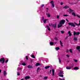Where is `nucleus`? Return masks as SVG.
Wrapping results in <instances>:
<instances>
[{"label": "nucleus", "instance_id": "1", "mask_svg": "<svg viewBox=\"0 0 80 80\" xmlns=\"http://www.w3.org/2000/svg\"><path fill=\"white\" fill-rule=\"evenodd\" d=\"M65 22V20L64 19H62L61 20L60 22H59V23L60 25H63Z\"/></svg>", "mask_w": 80, "mask_h": 80}, {"label": "nucleus", "instance_id": "2", "mask_svg": "<svg viewBox=\"0 0 80 80\" xmlns=\"http://www.w3.org/2000/svg\"><path fill=\"white\" fill-rule=\"evenodd\" d=\"M68 24L69 25V26H71L73 27H75V25L74 23L73 22H69Z\"/></svg>", "mask_w": 80, "mask_h": 80}, {"label": "nucleus", "instance_id": "3", "mask_svg": "<svg viewBox=\"0 0 80 80\" xmlns=\"http://www.w3.org/2000/svg\"><path fill=\"white\" fill-rule=\"evenodd\" d=\"M80 33V32H76L75 31H74L73 35L74 37H75L76 35H79Z\"/></svg>", "mask_w": 80, "mask_h": 80}, {"label": "nucleus", "instance_id": "4", "mask_svg": "<svg viewBox=\"0 0 80 80\" xmlns=\"http://www.w3.org/2000/svg\"><path fill=\"white\" fill-rule=\"evenodd\" d=\"M2 64H3V63H4L5 62V59H4V58H2L0 59V62H2Z\"/></svg>", "mask_w": 80, "mask_h": 80}, {"label": "nucleus", "instance_id": "5", "mask_svg": "<svg viewBox=\"0 0 80 80\" xmlns=\"http://www.w3.org/2000/svg\"><path fill=\"white\" fill-rule=\"evenodd\" d=\"M50 3L51 4L53 8L55 7V5H54V3H53V1H51L50 2Z\"/></svg>", "mask_w": 80, "mask_h": 80}, {"label": "nucleus", "instance_id": "6", "mask_svg": "<svg viewBox=\"0 0 80 80\" xmlns=\"http://www.w3.org/2000/svg\"><path fill=\"white\" fill-rule=\"evenodd\" d=\"M52 76H54L55 75V70L54 69H52Z\"/></svg>", "mask_w": 80, "mask_h": 80}, {"label": "nucleus", "instance_id": "7", "mask_svg": "<svg viewBox=\"0 0 80 80\" xmlns=\"http://www.w3.org/2000/svg\"><path fill=\"white\" fill-rule=\"evenodd\" d=\"M77 50H78V52H80V46H77L76 48Z\"/></svg>", "mask_w": 80, "mask_h": 80}, {"label": "nucleus", "instance_id": "8", "mask_svg": "<svg viewBox=\"0 0 80 80\" xmlns=\"http://www.w3.org/2000/svg\"><path fill=\"white\" fill-rule=\"evenodd\" d=\"M27 67L28 68H33V66L31 65H28L27 66Z\"/></svg>", "mask_w": 80, "mask_h": 80}, {"label": "nucleus", "instance_id": "9", "mask_svg": "<svg viewBox=\"0 0 80 80\" xmlns=\"http://www.w3.org/2000/svg\"><path fill=\"white\" fill-rule=\"evenodd\" d=\"M30 76H26L25 78V80H28V79H30Z\"/></svg>", "mask_w": 80, "mask_h": 80}, {"label": "nucleus", "instance_id": "10", "mask_svg": "<svg viewBox=\"0 0 80 80\" xmlns=\"http://www.w3.org/2000/svg\"><path fill=\"white\" fill-rule=\"evenodd\" d=\"M62 24H60V23H59L58 24V28H60L62 27Z\"/></svg>", "mask_w": 80, "mask_h": 80}, {"label": "nucleus", "instance_id": "11", "mask_svg": "<svg viewBox=\"0 0 80 80\" xmlns=\"http://www.w3.org/2000/svg\"><path fill=\"white\" fill-rule=\"evenodd\" d=\"M70 8V7H69L68 6H67V5L65 6H64L63 7V8H64V9H66L67 8Z\"/></svg>", "mask_w": 80, "mask_h": 80}, {"label": "nucleus", "instance_id": "12", "mask_svg": "<svg viewBox=\"0 0 80 80\" xmlns=\"http://www.w3.org/2000/svg\"><path fill=\"white\" fill-rule=\"evenodd\" d=\"M46 27H47V29L48 30H49V31H50L51 30V29H50V27H49V26L47 25Z\"/></svg>", "mask_w": 80, "mask_h": 80}, {"label": "nucleus", "instance_id": "13", "mask_svg": "<svg viewBox=\"0 0 80 80\" xmlns=\"http://www.w3.org/2000/svg\"><path fill=\"white\" fill-rule=\"evenodd\" d=\"M51 25L52 27H54V28H56V27H57L56 26V24H51Z\"/></svg>", "mask_w": 80, "mask_h": 80}, {"label": "nucleus", "instance_id": "14", "mask_svg": "<svg viewBox=\"0 0 80 80\" xmlns=\"http://www.w3.org/2000/svg\"><path fill=\"white\" fill-rule=\"evenodd\" d=\"M79 23L78 24L76 23L75 22H74V24H75V25H76L77 26H79V25H80V20H79Z\"/></svg>", "mask_w": 80, "mask_h": 80}, {"label": "nucleus", "instance_id": "15", "mask_svg": "<svg viewBox=\"0 0 80 80\" xmlns=\"http://www.w3.org/2000/svg\"><path fill=\"white\" fill-rule=\"evenodd\" d=\"M50 67V66H47L44 67V68H45V69H48V68H49Z\"/></svg>", "mask_w": 80, "mask_h": 80}, {"label": "nucleus", "instance_id": "16", "mask_svg": "<svg viewBox=\"0 0 80 80\" xmlns=\"http://www.w3.org/2000/svg\"><path fill=\"white\" fill-rule=\"evenodd\" d=\"M3 74L4 76H5L6 75H7V72H6V71H4V72H3Z\"/></svg>", "mask_w": 80, "mask_h": 80}, {"label": "nucleus", "instance_id": "17", "mask_svg": "<svg viewBox=\"0 0 80 80\" xmlns=\"http://www.w3.org/2000/svg\"><path fill=\"white\" fill-rule=\"evenodd\" d=\"M68 34H69V36H72V33L70 32V31H69L68 32Z\"/></svg>", "mask_w": 80, "mask_h": 80}, {"label": "nucleus", "instance_id": "18", "mask_svg": "<svg viewBox=\"0 0 80 80\" xmlns=\"http://www.w3.org/2000/svg\"><path fill=\"white\" fill-rule=\"evenodd\" d=\"M79 68H78V67H76L73 68V70H78Z\"/></svg>", "mask_w": 80, "mask_h": 80}, {"label": "nucleus", "instance_id": "19", "mask_svg": "<svg viewBox=\"0 0 80 80\" xmlns=\"http://www.w3.org/2000/svg\"><path fill=\"white\" fill-rule=\"evenodd\" d=\"M50 44L51 46L53 45V42H51L50 43Z\"/></svg>", "mask_w": 80, "mask_h": 80}, {"label": "nucleus", "instance_id": "20", "mask_svg": "<svg viewBox=\"0 0 80 80\" xmlns=\"http://www.w3.org/2000/svg\"><path fill=\"white\" fill-rule=\"evenodd\" d=\"M40 65V64L39 62L37 63L36 64V66H39Z\"/></svg>", "mask_w": 80, "mask_h": 80}, {"label": "nucleus", "instance_id": "21", "mask_svg": "<svg viewBox=\"0 0 80 80\" xmlns=\"http://www.w3.org/2000/svg\"><path fill=\"white\" fill-rule=\"evenodd\" d=\"M72 15H73L74 17H76V14H75V13L74 12H72Z\"/></svg>", "mask_w": 80, "mask_h": 80}, {"label": "nucleus", "instance_id": "22", "mask_svg": "<svg viewBox=\"0 0 80 80\" xmlns=\"http://www.w3.org/2000/svg\"><path fill=\"white\" fill-rule=\"evenodd\" d=\"M55 49L56 50H60V48L57 47L55 48Z\"/></svg>", "mask_w": 80, "mask_h": 80}, {"label": "nucleus", "instance_id": "23", "mask_svg": "<svg viewBox=\"0 0 80 80\" xmlns=\"http://www.w3.org/2000/svg\"><path fill=\"white\" fill-rule=\"evenodd\" d=\"M60 45L61 46V47H62L63 46V43H62V41H60Z\"/></svg>", "mask_w": 80, "mask_h": 80}, {"label": "nucleus", "instance_id": "24", "mask_svg": "<svg viewBox=\"0 0 80 80\" xmlns=\"http://www.w3.org/2000/svg\"><path fill=\"white\" fill-rule=\"evenodd\" d=\"M21 64L22 65H23V66H25L27 65V64L26 63H22Z\"/></svg>", "mask_w": 80, "mask_h": 80}, {"label": "nucleus", "instance_id": "25", "mask_svg": "<svg viewBox=\"0 0 80 80\" xmlns=\"http://www.w3.org/2000/svg\"><path fill=\"white\" fill-rule=\"evenodd\" d=\"M58 76L60 77H63V74L59 75Z\"/></svg>", "mask_w": 80, "mask_h": 80}, {"label": "nucleus", "instance_id": "26", "mask_svg": "<svg viewBox=\"0 0 80 80\" xmlns=\"http://www.w3.org/2000/svg\"><path fill=\"white\" fill-rule=\"evenodd\" d=\"M66 69L68 70H70V69H71V67H67L66 68Z\"/></svg>", "mask_w": 80, "mask_h": 80}, {"label": "nucleus", "instance_id": "27", "mask_svg": "<svg viewBox=\"0 0 80 80\" xmlns=\"http://www.w3.org/2000/svg\"><path fill=\"white\" fill-rule=\"evenodd\" d=\"M69 11H70V12H73V10H72V9L70 8H69Z\"/></svg>", "mask_w": 80, "mask_h": 80}, {"label": "nucleus", "instance_id": "28", "mask_svg": "<svg viewBox=\"0 0 80 80\" xmlns=\"http://www.w3.org/2000/svg\"><path fill=\"white\" fill-rule=\"evenodd\" d=\"M73 40H75V41H76V40H77V38L75 37H74Z\"/></svg>", "mask_w": 80, "mask_h": 80}, {"label": "nucleus", "instance_id": "29", "mask_svg": "<svg viewBox=\"0 0 80 80\" xmlns=\"http://www.w3.org/2000/svg\"><path fill=\"white\" fill-rule=\"evenodd\" d=\"M31 57H32V58H35V56H34V55L33 54H32V55Z\"/></svg>", "mask_w": 80, "mask_h": 80}, {"label": "nucleus", "instance_id": "30", "mask_svg": "<svg viewBox=\"0 0 80 80\" xmlns=\"http://www.w3.org/2000/svg\"><path fill=\"white\" fill-rule=\"evenodd\" d=\"M46 15H48V17H50V13L47 14Z\"/></svg>", "mask_w": 80, "mask_h": 80}, {"label": "nucleus", "instance_id": "31", "mask_svg": "<svg viewBox=\"0 0 80 80\" xmlns=\"http://www.w3.org/2000/svg\"><path fill=\"white\" fill-rule=\"evenodd\" d=\"M47 78H48V77H44L43 79L44 80H47Z\"/></svg>", "mask_w": 80, "mask_h": 80}, {"label": "nucleus", "instance_id": "32", "mask_svg": "<svg viewBox=\"0 0 80 80\" xmlns=\"http://www.w3.org/2000/svg\"><path fill=\"white\" fill-rule=\"evenodd\" d=\"M60 32L62 33L63 34V33H64V32H65V31H61Z\"/></svg>", "mask_w": 80, "mask_h": 80}, {"label": "nucleus", "instance_id": "33", "mask_svg": "<svg viewBox=\"0 0 80 80\" xmlns=\"http://www.w3.org/2000/svg\"><path fill=\"white\" fill-rule=\"evenodd\" d=\"M43 22L44 23H46V22H47V19H44L43 21Z\"/></svg>", "mask_w": 80, "mask_h": 80}, {"label": "nucleus", "instance_id": "34", "mask_svg": "<svg viewBox=\"0 0 80 80\" xmlns=\"http://www.w3.org/2000/svg\"><path fill=\"white\" fill-rule=\"evenodd\" d=\"M74 61L75 62H78V61L75 59H74Z\"/></svg>", "mask_w": 80, "mask_h": 80}, {"label": "nucleus", "instance_id": "35", "mask_svg": "<svg viewBox=\"0 0 80 80\" xmlns=\"http://www.w3.org/2000/svg\"><path fill=\"white\" fill-rule=\"evenodd\" d=\"M63 16H64V17H67V16H68V15L63 14Z\"/></svg>", "mask_w": 80, "mask_h": 80}, {"label": "nucleus", "instance_id": "36", "mask_svg": "<svg viewBox=\"0 0 80 80\" xmlns=\"http://www.w3.org/2000/svg\"><path fill=\"white\" fill-rule=\"evenodd\" d=\"M26 58L27 60H28V56H26Z\"/></svg>", "mask_w": 80, "mask_h": 80}, {"label": "nucleus", "instance_id": "37", "mask_svg": "<svg viewBox=\"0 0 80 80\" xmlns=\"http://www.w3.org/2000/svg\"><path fill=\"white\" fill-rule=\"evenodd\" d=\"M17 75H18V76L20 75V72H17Z\"/></svg>", "mask_w": 80, "mask_h": 80}, {"label": "nucleus", "instance_id": "38", "mask_svg": "<svg viewBox=\"0 0 80 80\" xmlns=\"http://www.w3.org/2000/svg\"><path fill=\"white\" fill-rule=\"evenodd\" d=\"M59 74H62V72L61 71L59 73Z\"/></svg>", "mask_w": 80, "mask_h": 80}, {"label": "nucleus", "instance_id": "39", "mask_svg": "<svg viewBox=\"0 0 80 80\" xmlns=\"http://www.w3.org/2000/svg\"><path fill=\"white\" fill-rule=\"evenodd\" d=\"M72 49H70V50H69V52H71V53H72Z\"/></svg>", "mask_w": 80, "mask_h": 80}, {"label": "nucleus", "instance_id": "40", "mask_svg": "<svg viewBox=\"0 0 80 80\" xmlns=\"http://www.w3.org/2000/svg\"><path fill=\"white\" fill-rule=\"evenodd\" d=\"M8 59L6 60V61H5V63H7L8 62Z\"/></svg>", "mask_w": 80, "mask_h": 80}, {"label": "nucleus", "instance_id": "41", "mask_svg": "<svg viewBox=\"0 0 80 80\" xmlns=\"http://www.w3.org/2000/svg\"><path fill=\"white\" fill-rule=\"evenodd\" d=\"M54 39H55V40H58V38H57V37H55V38H54Z\"/></svg>", "mask_w": 80, "mask_h": 80}, {"label": "nucleus", "instance_id": "42", "mask_svg": "<svg viewBox=\"0 0 80 80\" xmlns=\"http://www.w3.org/2000/svg\"><path fill=\"white\" fill-rule=\"evenodd\" d=\"M59 62H61V59H60V58H59Z\"/></svg>", "mask_w": 80, "mask_h": 80}, {"label": "nucleus", "instance_id": "43", "mask_svg": "<svg viewBox=\"0 0 80 80\" xmlns=\"http://www.w3.org/2000/svg\"><path fill=\"white\" fill-rule=\"evenodd\" d=\"M77 2H76L75 3H69V4H77Z\"/></svg>", "mask_w": 80, "mask_h": 80}, {"label": "nucleus", "instance_id": "44", "mask_svg": "<svg viewBox=\"0 0 80 80\" xmlns=\"http://www.w3.org/2000/svg\"><path fill=\"white\" fill-rule=\"evenodd\" d=\"M66 57H68V58H69V57H70V56L68 54L66 55Z\"/></svg>", "mask_w": 80, "mask_h": 80}, {"label": "nucleus", "instance_id": "45", "mask_svg": "<svg viewBox=\"0 0 80 80\" xmlns=\"http://www.w3.org/2000/svg\"><path fill=\"white\" fill-rule=\"evenodd\" d=\"M39 69H40V68L39 67H38L37 68V72H38V70H39Z\"/></svg>", "mask_w": 80, "mask_h": 80}, {"label": "nucleus", "instance_id": "46", "mask_svg": "<svg viewBox=\"0 0 80 80\" xmlns=\"http://www.w3.org/2000/svg\"><path fill=\"white\" fill-rule=\"evenodd\" d=\"M66 20L67 22H69V21H68V20L67 19H66Z\"/></svg>", "mask_w": 80, "mask_h": 80}, {"label": "nucleus", "instance_id": "47", "mask_svg": "<svg viewBox=\"0 0 80 80\" xmlns=\"http://www.w3.org/2000/svg\"><path fill=\"white\" fill-rule=\"evenodd\" d=\"M59 80H65V79H61V78H59Z\"/></svg>", "mask_w": 80, "mask_h": 80}, {"label": "nucleus", "instance_id": "48", "mask_svg": "<svg viewBox=\"0 0 80 80\" xmlns=\"http://www.w3.org/2000/svg\"><path fill=\"white\" fill-rule=\"evenodd\" d=\"M66 52L67 53H68V49H67L66 50Z\"/></svg>", "mask_w": 80, "mask_h": 80}, {"label": "nucleus", "instance_id": "49", "mask_svg": "<svg viewBox=\"0 0 80 80\" xmlns=\"http://www.w3.org/2000/svg\"><path fill=\"white\" fill-rule=\"evenodd\" d=\"M77 15L78 17V18H80V16H78V14H77Z\"/></svg>", "mask_w": 80, "mask_h": 80}, {"label": "nucleus", "instance_id": "50", "mask_svg": "<svg viewBox=\"0 0 80 80\" xmlns=\"http://www.w3.org/2000/svg\"><path fill=\"white\" fill-rule=\"evenodd\" d=\"M42 20H44V17L43 16L42 17Z\"/></svg>", "mask_w": 80, "mask_h": 80}, {"label": "nucleus", "instance_id": "51", "mask_svg": "<svg viewBox=\"0 0 80 80\" xmlns=\"http://www.w3.org/2000/svg\"><path fill=\"white\" fill-rule=\"evenodd\" d=\"M57 18H59V16H58V15L57 16Z\"/></svg>", "mask_w": 80, "mask_h": 80}, {"label": "nucleus", "instance_id": "52", "mask_svg": "<svg viewBox=\"0 0 80 80\" xmlns=\"http://www.w3.org/2000/svg\"><path fill=\"white\" fill-rule=\"evenodd\" d=\"M51 72H52V70H50L49 72V73H50V74H51Z\"/></svg>", "mask_w": 80, "mask_h": 80}, {"label": "nucleus", "instance_id": "53", "mask_svg": "<svg viewBox=\"0 0 80 80\" xmlns=\"http://www.w3.org/2000/svg\"><path fill=\"white\" fill-rule=\"evenodd\" d=\"M61 5H63V2H61Z\"/></svg>", "mask_w": 80, "mask_h": 80}, {"label": "nucleus", "instance_id": "54", "mask_svg": "<svg viewBox=\"0 0 80 80\" xmlns=\"http://www.w3.org/2000/svg\"><path fill=\"white\" fill-rule=\"evenodd\" d=\"M44 6V4H42V5L41 6V7H43Z\"/></svg>", "mask_w": 80, "mask_h": 80}, {"label": "nucleus", "instance_id": "55", "mask_svg": "<svg viewBox=\"0 0 80 80\" xmlns=\"http://www.w3.org/2000/svg\"><path fill=\"white\" fill-rule=\"evenodd\" d=\"M0 73H2V70L0 69Z\"/></svg>", "mask_w": 80, "mask_h": 80}, {"label": "nucleus", "instance_id": "56", "mask_svg": "<svg viewBox=\"0 0 80 80\" xmlns=\"http://www.w3.org/2000/svg\"><path fill=\"white\" fill-rule=\"evenodd\" d=\"M67 62L68 63L69 62H70V61H68Z\"/></svg>", "mask_w": 80, "mask_h": 80}, {"label": "nucleus", "instance_id": "57", "mask_svg": "<svg viewBox=\"0 0 80 80\" xmlns=\"http://www.w3.org/2000/svg\"><path fill=\"white\" fill-rule=\"evenodd\" d=\"M30 60H31V62H32V61H33V60L32 59H31Z\"/></svg>", "mask_w": 80, "mask_h": 80}, {"label": "nucleus", "instance_id": "58", "mask_svg": "<svg viewBox=\"0 0 80 80\" xmlns=\"http://www.w3.org/2000/svg\"><path fill=\"white\" fill-rule=\"evenodd\" d=\"M19 70H22V68H19Z\"/></svg>", "mask_w": 80, "mask_h": 80}, {"label": "nucleus", "instance_id": "59", "mask_svg": "<svg viewBox=\"0 0 80 80\" xmlns=\"http://www.w3.org/2000/svg\"><path fill=\"white\" fill-rule=\"evenodd\" d=\"M54 43H55V44H57V42H54Z\"/></svg>", "mask_w": 80, "mask_h": 80}, {"label": "nucleus", "instance_id": "60", "mask_svg": "<svg viewBox=\"0 0 80 80\" xmlns=\"http://www.w3.org/2000/svg\"><path fill=\"white\" fill-rule=\"evenodd\" d=\"M67 12H69V13H71V12H69V11H68Z\"/></svg>", "mask_w": 80, "mask_h": 80}, {"label": "nucleus", "instance_id": "61", "mask_svg": "<svg viewBox=\"0 0 80 80\" xmlns=\"http://www.w3.org/2000/svg\"><path fill=\"white\" fill-rule=\"evenodd\" d=\"M72 67H73V65H72L71 66Z\"/></svg>", "mask_w": 80, "mask_h": 80}, {"label": "nucleus", "instance_id": "62", "mask_svg": "<svg viewBox=\"0 0 80 80\" xmlns=\"http://www.w3.org/2000/svg\"><path fill=\"white\" fill-rule=\"evenodd\" d=\"M46 9H47V10L48 9V8H46Z\"/></svg>", "mask_w": 80, "mask_h": 80}, {"label": "nucleus", "instance_id": "63", "mask_svg": "<svg viewBox=\"0 0 80 80\" xmlns=\"http://www.w3.org/2000/svg\"><path fill=\"white\" fill-rule=\"evenodd\" d=\"M49 26H51L50 24H49Z\"/></svg>", "mask_w": 80, "mask_h": 80}, {"label": "nucleus", "instance_id": "64", "mask_svg": "<svg viewBox=\"0 0 80 80\" xmlns=\"http://www.w3.org/2000/svg\"><path fill=\"white\" fill-rule=\"evenodd\" d=\"M48 73L49 74V72H48Z\"/></svg>", "mask_w": 80, "mask_h": 80}]
</instances>
